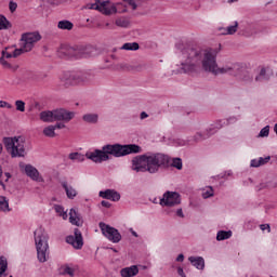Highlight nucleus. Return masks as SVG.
Returning <instances> with one entry per match:
<instances>
[{
    "label": "nucleus",
    "instance_id": "nucleus-38",
    "mask_svg": "<svg viewBox=\"0 0 277 277\" xmlns=\"http://www.w3.org/2000/svg\"><path fill=\"white\" fill-rule=\"evenodd\" d=\"M10 53H12V57H18L19 55H23V53H27L25 51V47L22 45V48L19 49H15L14 51H9Z\"/></svg>",
    "mask_w": 277,
    "mask_h": 277
},
{
    "label": "nucleus",
    "instance_id": "nucleus-62",
    "mask_svg": "<svg viewBox=\"0 0 277 277\" xmlns=\"http://www.w3.org/2000/svg\"><path fill=\"white\" fill-rule=\"evenodd\" d=\"M274 132H275L276 135H277V122H276L275 126H274Z\"/></svg>",
    "mask_w": 277,
    "mask_h": 277
},
{
    "label": "nucleus",
    "instance_id": "nucleus-34",
    "mask_svg": "<svg viewBox=\"0 0 277 277\" xmlns=\"http://www.w3.org/2000/svg\"><path fill=\"white\" fill-rule=\"evenodd\" d=\"M0 211H10V203L4 196H0Z\"/></svg>",
    "mask_w": 277,
    "mask_h": 277
},
{
    "label": "nucleus",
    "instance_id": "nucleus-35",
    "mask_svg": "<svg viewBox=\"0 0 277 277\" xmlns=\"http://www.w3.org/2000/svg\"><path fill=\"white\" fill-rule=\"evenodd\" d=\"M43 135L45 137H55V128L53 126H48L43 129Z\"/></svg>",
    "mask_w": 277,
    "mask_h": 277
},
{
    "label": "nucleus",
    "instance_id": "nucleus-9",
    "mask_svg": "<svg viewBox=\"0 0 277 277\" xmlns=\"http://www.w3.org/2000/svg\"><path fill=\"white\" fill-rule=\"evenodd\" d=\"M21 40V44L24 47V50L29 52L34 47H36V42H40V40H42V36H40V32H25L22 35Z\"/></svg>",
    "mask_w": 277,
    "mask_h": 277
},
{
    "label": "nucleus",
    "instance_id": "nucleus-63",
    "mask_svg": "<svg viewBox=\"0 0 277 277\" xmlns=\"http://www.w3.org/2000/svg\"><path fill=\"white\" fill-rule=\"evenodd\" d=\"M238 0H228V3H236Z\"/></svg>",
    "mask_w": 277,
    "mask_h": 277
},
{
    "label": "nucleus",
    "instance_id": "nucleus-20",
    "mask_svg": "<svg viewBox=\"0 0 277 277\" xmlns=\"http://www.w3.org/2000/svg\"><path fill=\"white\" fill-rule=\"evenodd\" d=\"M66 83L70 84V85H79L81 83H84L83 82V71L71 74L69 76V80Z\"/></svg>",
    "mask_w": 277,
    "mask_h": 277
},
{
    "label": "nucleus",
    "instance_id": "nucleus-33",
    "mask_svg": "<svg viewBox=\"0 0 277 277\" xmlns=\"http://www.w3.org/2000/svg\"><path fill=\"white\" fill-rule=\"evenodd\" d=\"M8 272V259L5 256H0V277Z\"/></svg>",
    "mask_w": 277,
    "mask_h": 277
},
{
    "label": "nucleus",
    "instance_id": "nucleus-13",
    "mask_svg": "<svg viewBox=\"0 0 277 277\" xmlns=\"http://www.w3.org/2000/svg\"><path fill=\"white\" fill-rule=\"evenodd\" d=\"M56 122H70L75 118V111H69L65 108L55 109Z\"/></svg>",
    "mask_w": 277,
    "mask_h": 277
},
{
    "label": "nucleus",
    "instance_id": "nucleus-28",
    "mask_svg": "<svg viewBox=\"0 0 277 277\" xmlns=\"http://www.w3.org/2000/svg\"><path fill=\"white\" fill-rule=\"evenodd\" d=\"M55 213L60 215L63 220H68V211L64 210V208L61 205H54L53 207Z\"/></svg>",
    "mask_w": 277,
    "mask_h": 277
},
{
    "label": "nucleus",
    "instance_id": "nucleus-7",
    "mask_svg": "<svg viewBox=\"0 0 277 277\" xmlns=\"http://www.w3.org/2000/svg\"><path fill=\"white\" fill-rule=\"evenodd\" d=\"M87 10H97L105 16H111V14H116L118 12V8L116 4L109 5V0H95V3L87 4Z\"/></svg>",
    "mask_w": 277,
    "mask_h": 277
},
{
    "label": "nucleus",
    "instance_id": "nucleus-25",
    "mask_svg": "<svg viewBox=\"0 0 277 277\" xmlns=\"http://www.w3.org/2000/svg\"><path fill=\"white\" fill-rule=\"evenodd\" d=\"M233 237L232 230H220L216 234V241H225V239H230Z\"/></svg>",
    "mask_w": 277,
    "mask_h": 277
},
{
    "label": "nucleus",
    "instance_id": "nucleus-21",
    "mask_svg": "<svg viewBox=\"0 0 277 277\" xmlns=\"http://www.w3.org/2000/svg\"><path fill=\"white\" fill-rule=\"evenodd\" d=\"M82 120L87 124H98L100 116L97 113H87L82 116Z\"/></svg>",
    "mask_w": 277,
    "mask_h": 277
},
{
    "label": "nucleus",
    "instance_id": "nucleus-45",
    "mask_svg": "<svg viewBox=\"0 0 277 277\" xmlns=\"http://www.w3.org/2000/svg\"><path fill=\"white\" fill-rule=\"evenodd\" d=\"M272 159V157L271 156H266V157H260V158H258V161H259V163L258 164H260V166H265V163H269V160Z\"/></svg>",
    "mask_w": 277,
    "mask_h": 277
},
{
    "label": "nucleus",
    "instance_id": "nucleus-5",
    "mask_svg": "<svg viewBox=\"0 0 277 277\" xmlns=\"http://www.w3.org/2000/svg\"><path fill=\"white\" fill-rule=\"evenodd\" d=\"M64 53L67 55V57L83 60L88 57H94L96 54V48L92 45H75L66 48Z\"/></svg>",
    "mask_w": 277,
    "mask_h": 277
},
{
    "label": "nucleus",
    "instance_id": "nucleus-10",
    "mask_svg": "<svg viewBox=\"0 0 277 277\" xmlns=\"http://www.w3.org/2000/svg\"><path fill=\"white\" fill-rule=\"evenodd\" d=\"M159 205L161 207H176L181 205V194L167 190L160 199Z\"/></svg>",
    "mask_w": 277,
    "mask_h": 277
},
{
    "label": "nucleus",
    "instance_id": "nucleus-53",
    "mask_svg": "<svg viewBox=\"0 0 277 277\" xmlns=\"http://www.w3.org/2000/svg\"><path fill=\"white\" fill-rule=\"evenodd\" d=\"M176 216L177 217H185V214L183 213V209L180 208V209L176 210Z\"/></svg>",
    "mask_w": 277,
    "mask_h": 277
},
{
    "label": "nucleus",
    "instance_id": "nucleus-41",
    "mask_svg": "<svg viewBox=\"0 0 277 277\" xmlns=\"http://www.w3.org/2000/svg\"><path fill=\"white\" fill-rule=\"evenodd\" d=\"M82 79L84 83H88V81H92V79H94V76L90 71H82Z\"/></svg>",
    "mask_w": 277,
    "mask_h": 277
},
{
    "label": "nucleus",
    "instance_id": "nucleus-14",
    "mask_svg": "<svg viewBox=\"0 0 277 277\" xmlns=\"http://www.w3.org/2000/svg\"><path fill=\"white\" fill-rule=\"evenodd\" d=\"M100 198L104 200H111V202H118L120 200V193L116 189H105L98 193Z\"/></svg>",
    "mask_w": 277,
    "mask_h": 277
},
{
    "label": "nucleus",
    "instance_id": "nucleus-36",
    "mask_svg": "<svg viewBox=\"0 0 277 277\" xmlns=\"http://www.w3.org/2000/svg\"><path fill=\"white\" fill-rule=\"evenodd\" d=\"M203 140H209V136H207V132L202 133V132H197L194 136H193V142H203Z\"/></svg>",
    "mask_w": 277,
    "mask_h": 277
},
{
    "label": "nucleus",
    "instance_id": "nucleus-44",
    "mask_svg": "<svg viewBox=\"0 0 277 277\" xmlns=\"http://www.w3.org/2000/svg\"><path fill=\"white\" fill-rule=\"evenodd\" d=\"M216 129L214 128L213 123L206 130L207 137H211V135H215Z\"/></svg>",
    "mask_w": 277,
    "mask_h": 277
},
{
    "label": "nucleus",
    "instance_id": "nucleus-59",
    "mask_svg": "<svg viewBox=\"0 0 277 277\" xmlns=\"http://www.w3.org/2000/svg\"><path fill=\"white\" fill-rule=\"evenodd\" d=\"M0 107H5V106H8V102H5V101H0Z\"/></svg>",
    "mask_w": 277,
    "mask_h": 277
},
{
    "label": "nucleus",
    "instance_id": "nucleus-24",
    "mask_svg": "<svg viewBox=\"0 0 277 277\" xmlns=\"http://www.w3.org/2000/svg\"><path fill=\"white\" fill-rule=\"evenodd\" d=\"M58 29L70 31L72 30V27H75V24L68 19L60 21L57 24Z\"/></svg>",
    "mask_w": 277,
    "mask_h": 277
},
{
    "label": "nucleus",
    "instance_id": "nucleus-43",
    "mask_svg": "<svg viewBox=\"0 0 277 277\" xmlns=\"http://www.w3.org/2000/svg\"><path fill=\"white\" fill-rule=\"evenodd\" d=\"M15 107L17 111H25V103L22 100L15 102Z\"/></svg>",
    "mask_w": 277,
    "mask_h": 277
},
{
    "label": "nucleus",
    "instance_id": "nucleus-54",
    "mask_svg": "<svg viewBox=\"0 0 277 277\" xmlns=\"http://www.w3.org/2000/svg\"><path fill=\"white\" fill-rule=\"evenodd\" d=\"M176 261L177 263H183V261H185V255H183V253L179 254Z\"/></svg>",
    "mask_w": 277,
    "mask_h": 277
},
{
    "label": "nucleus",
    "instance_id": "nucleus-40",
    "mask_svg": "<svg viewBox=\"0 0 277 277\" xmlns=\"http://www.w3.org/2000/svg\"><path fill=\"white\" fill-rule=\"evenodd\" d=\"M214 126V129H216V131H220V129H223V127H226V121H224V119L221 120H216L212 123Z\"/></svg>",
    "mask_w": 277,
    "mask_h": 277
},
{
    "label": "nucleus",
    "instance_id": "nucleus-29",
    "mask_svg": "<svg viewBox=\"0 0 277 277\" xmlns=\"http://www.w3.org/2000/svg\"><path fill=\"white\" fill-rule=\"evenodd\" d=\"M115 25H117V27H122V28H127L129 27V25H131V21L128 17H118L115 21Z\"/></svg>",
    "mask_w": 277,
    "mask_h": 277
},
{
    "label": "nucleus",
    "instance_id": "nucleus-3",
    "mask_svg": "<svg viewBox=\"0 0 277 277\" xmlns=\"http://www.w3.org/2000/svg\"><path fill=\"white\" fill-rule=\"evenodd\" d=\"M170 156L166 154L148 151L132 159V170L157 174L160 168H170Z\"/></svg>",
    "mask_w": 277,
    "mask_h": 277
},
{
    "label": "nucleus",
    "instance_id": "nucleus-1",
    "mask_svg": "<svg viewBox=\"0 0 277 277\" xmlns=\"http://www.w3.org/2000/svg\"><path fill=\"white\" fill-rule=\"evenodd\" d=\"M179 64H176L177 75H200L202 70L210 72L214 77L220 75H229L236 77L242 83H252L254 77L246 65L241 63L226 62L222 66L217 65V53L222 50V44L217 49L202 50L192 45H185L181 42L175 44Z\"/></svg>",
    "mask_w": 277,
    "mask_h": 277
},
{
    "label": "nucleus",
    "instance_id": "nucleus-11",
    "mask_svg": "<svg viewBox=\"0 0 277 277\" xmlns=\"http://www.w3.org/2000/svg\"><path fill=\"white\" fill-rule=\"evenodd\" d=\"M272 77H274V69L269 66H260L258 68V74L254 77V81L255 83H265L272 81Z\"/></svg>",
    "mask_w": 277,
    "mask_h": 277
},
{
    "label": "nucleus",
    "instance_id": "nucleus-48",
    "mask_svg": "<svg viewBox=\"0 0 277 277\" xmlns=\"http://www.w3.org/2000/svg\"><path fill=\"white\" fill-rule=\"evenodd\" d=\"M16 8H18V4H16V2H14V1H10V3H9L10 12H12V13L16 12Z\"/></svg>",
    "mask_w": 277,
    "mask_h": 277
},
{
    "label": "nucleus",
    "instance_id": "nucleus-30",
    "mask_svg": "<svg viewBox=\"0 0 277 277\" xmlns=\"http://www.w3.org/2000/svg\"><path fill=\"white\" fill-rule=\"evenodd\" d=\"M239 29V22H233L232 25L226 27L225 34H228L229 36H235L236 31Z\"/></svg>",
    "mask_w": 277,
    "mask_h": 277
},
{
    "label": "nucleus",
    "instance_id": "nucleus-50",
    "mask_svg": "<svg viewBox=\"0 0 277 277\" xmlns=\"http://www.w3.org/2000/svg\"><path fill=\"white\" fill-rule=\"evenodd\" d=\"M250 166L251 168H261V164H259V159H252Z\"/></svg>",
    "mask_w": 277,
    "mask_h": 277
},
{
    "label": "nucleus",
    "instance_id": "nucleus-46",
    "mask_svg": "<svg viewBox=\"0 0 277 277\" xmlns=\"http://www.w3.org/2000/svg\"><path fill=\"white\" fill-rule=\"evenodd\" d=\"M211 197H213V187L210 186L208 190L202 193V198L207 199Z\"/></svg>",
    "mask_w": 277,
    "mask_h": 277
},
{
    "label": "nucleus",
    "instance_id": "nucleus-16",
    "mask_svg": "<svg viewBox=\"0 0 277 277\" xmlns=\"http://www.w3.org/2000/svg\"><path fill=\"white\" fill-rule=\"evenodd\" d=\"M69 222L74 226H83V219L81 217V214H79L75 209H70L69 211Z\"/></svg>",
    "mask_w": 277,
    "mask_h": 277
},
{
    "label": "nucleus",
    "instance_id": "nucleus-51",
    "mask_svg": "<svg viewBox=\"0 0 277 277\" xmlns=\"http://www.w3.org/2000/svg\"><path fill=\"white\" fill-rule=\"evenodd\" d=\"M101 205H102V207H105V209H110L111 208V203L109 201L103 200L101 202Z\"/></svg>",
    "mask_w": 277,
    "mask_h": 277
},
{
    "label": "nucleus",
    "instance_id": "nucleus-22",
    "mask_svg": "<svg viewBox=\"0 0 277 277\" xmlns=\"http://www.w3.org/2000/svg\"><path fill=\"white\" fill-rule=\"evenodd\" d=\"M25 173L27 174V176H29V179H31L32 181H38L39 176H40V172L38 171V169H36V167L31 166V164H26L25 166Z\"/></svg>",
    "mask_w": 277,
    "mask_h": 277
},
{
    "label": "nucleus",
    "instance_id": "nucleus-42",
    "mask_svg": "<svg viewBox=\"0 0 277 277\" xmlns=\"http://www.w3.org/2000/svg\"><path fill=\"white\" fill-rule=\"evenodd\" d=\"M259 137H269V126H265L259 133Z\"/></svg>",
    "mask_w": 277,
    "mask_h": 277
},
{
    "label": "nucleus",
    "instance_id": "nucleus-37",
    "mask_svg": "<svg viewBox=\"0 0 277 277\" xmlns=\"http://www.w3.org/2000/svg\"><path fill=\"white\" fill-rule=\"evenodd\" d=\"M172 168H176V170H183V160L181 158H173Z\"/></svg>",
    "mask_w": 277,
    "mask_h": 277
},
{
    "label": "nucleus",
    "instance_id": "nucleus-55",
    "mask_svg": "<svg viewBox=\"0 0 277 277\" xmlns=\"http://www.w3.org/2000/svg\"><path fill=\"white\" fill-rule=\"evenodd\" d=\"M177 274H179V276L186 277L185 272L183 271V267L177 268Z\"/></svg>",
    "mask_w": 277,
    "mask_h": 277
},
{
    "label": "nucleus",
    "instance_id": "nucleus-18",
    "mask_svg": "<svg viewBox=\"0 0 277 277\" xmlns=\"http://www.w3.org/2000/svg\"><path fill=\"white\" fill-rule=\"evenodd\" d=\"M63 189L65 190V194L69 200H75L77 198V189L75 187L68 185V182L64 181L61 183Z\"/></svg>",
    "mask_w": 277,
    "mask_h": 277
},
{
    "label": "nucleus",
    "instance_id": "nucleus-58",
    "mask_svg": "<svg viewBox=\"0 0 277 277\" xmlns=\"http://www.w3.org/2000/svg\"><path fill=\"white\" fill-rule=\"evenodd\" d=\"M219 30L221 31V36H229L228 34H226V27L220 28Z\"/></svg>",
    "mask_w": 277,
    "mask_h": 277
},
{
    "label": "nucleus",
    "instance_id": "nucleus-19",
    "mask_svg": "<svg viewBox=\"0 0 277 277\" xmlns=\"http://www.w3.org/2000/svg\"><path fill=\"white\" fill-rule=\"evenodd\" d=\"M39 118L42 122H56L55 109L41 111Z\"/></svg>",
    "mask_w": 277,
    "mask_h": 277
},
{
    "label": "nucleus",
    "instance_id": "nucleus-60",
    "mask_svg": "<svg viewBox=\"0 0 277 277\" xmlns=\"http://www.w3.org/2000/svg\"><path fill=\"white\" fill-rule=\"evenodd\" d=\"M4 175L6 176V180L5 181H8V180H10L11 177H12V175L10 174V173H4Z\"/></svg>",
    "mask_w": 277,
    "mask_h": 277
},
{
    "label": "nucleus",
    "instance_id": "nucleus-27",
    "mask_svg": "<svg viewBox=\"0 0 277 277\" xmlns=\"http://www.w3.org/2000/svg\"><path fill=\"white\" fill-rule=\"evenodd\" d=\"M120 49L121 51H140V43L127 42Z\"/></svg>",
    "mask_w": 277,
    "mask_h": 277
},
{
    "label": "nucleus",
    "instance_id": "nucleus-12",
    "mask_svg": "<svg viewBox=\"0 0 277 277\" xmlns=\"http://www.w3.org/2000/svg\"><path fill=\"white\" fill-rule=\"evenodd\" d=\"M66 242L72 246L75 250H81L83 248V235L79 228L74 229V235L66 237Z\"/></svg>",
    "mask_w": 277,
    "mask_h": 277
},
{
    "label": "nucleus",
    "instance_id": "nucleus-61",
    "mask_svg": "<svg viewBox=\"0 0 277 277\" xmlns=\"http://www.w3.org/2000/svg\"><path fill=\"white\" fill-rule=\"evenodd\" d=\"M131 233H132L133 237H138V235L135 230L131 229Z\"/></svg>",
    "mask_w": 277,
    "mask_h": 277
},
{
    "label": "nucleus",
    "instance_id": "nucleus-17",
    "mask_svg": "<svg viewBox=\"0 0 277 277\" xmlns=\"http://www.w3.org/2000/svg\"><path fill=\"white\" fill-rule=\"evenodd\" d=\"M138 274H140V268L137 267V265L128 266L120 271L121 277H135Z\"/></svg>",
    "mask_w": 277,
    "mask_h": 277
},
{
    "label": "nucleus",
    "instance_id": "nucleus-32",
    "mask_svg": "<svg viewBox=\"0 0 277 277\" xmlns=\"http://www.w3.org/2000/svg\"><path fill=\"white\" fill-rule=\"evenodd\" d=\"M10 27H12L10 21H8L4 15H0V31H2L3 29H10Z\"/></svg>",
    "mask_w": 277,
    "mask_h": 277
},
{
    "label": "nucleus",
    "instance_id": "nucleus-39",
    "mask_svg": "<svg viewBox=\"0 0 277 277\" xmlns=\"http://www.w3.org/2000/svg\"><path fill=\"white\" fill-rule=\"evenodd\" d=\"M63 275L64 276H75V268L70 267V266H65L63 267Z\"/></svg>",
    "mask_w": 277,
    "mask_h": 277
},
{
    "label": "nucleus",
    "instance_id": "nucleus-47",
    "mask_svg": "<svg viewBox=\"0 0 277 277\" xmlns=\"http://www.w3.org/2000/svg\"><path fill=\"white\" fill-rule=\"evenodd\" d=\"M237 120V117H229L227 119H223V122H225V127H228V124H235Z\"/></svg>",
    "mask_w": 277,
    "mask_h": 277
},
{
    "label": "nucleus",
    "instance_id": "nucleus-31",
    "mask_svg": "<svg viewBox=\"0 0 277 277\" xmlns=\"http://www.w3.org/2000/svg\"><path fill=\"white\" fill-rule=\"evenodd\" d=\"M69 159L71 161H78V163H82V161H85V156L79 153H71L69 154Z\"/></svg>",
    "mask_w": 277,
    "mask_h": 277
},
{
    "label": "nucleus",
    "instance_id": "nucleus-8",
    "mask_svg": "<svg viewBox=\"0 0 277 277\" xmlns=\"http://www.w3.org/2000/svg\"><path fill=\"white\" fill-rule=\"evenodd\" d=\"M98 226L102 230V234L104 237H106V239H108V241H111V243H120L122 240V235H120V232H118L116 227H111L110 225L103 222H100Z\"/></svg>",
    "mask_w": 277,
    "mask_h": 277
},
{
    "label": "nucleus",
    "instance_id": "nucleus-26",
    "mask_svg": "<svg viewBox=\"0 0 277 277\" xmlns=\"http://www.w3.org/2000/svg\"><path fill=\"white\" fill-rule=\"evenodd\" d=\"M124 3H128L132 10H136L137 8H142L144 3L148 0H122Z\"/></svg>",
    "mask_w": 277,
    "mask_h": 277
},
{
    "label": "nucleus",
    "instance_id": "nucleus-56",
    "mask_svg": "<svg viewBox=\"0 0 277 277\" xmlns=\"http://www.w3.org/2000/svg\"><path fill=\"white\" fill-rule=\"evenodd\" d=\"M226 176H233V171H227L223 175H221V179H226Z\"/></svg>",
    "mask_w": 277,
    "mask_h": 277
},
{
    "label": "nucleus",
    "instance_id": "nucleus-49",
    "mask_svg": "<svg viewBox=\"0 0 277 277\" xmlns=\"http://www.w3.org/2000/svg\"><path fill=\"white\" fill-rule=\"evenodd\" d=\"M261 230H267V233H272V227L269 224H261L260 225Z\"/></svg>",
    "mask_w": 277,
    "mask_h": 277
},
{
    "label": "nucleus",
    "instance_id": "nucleus-2",
    "mask_svg": "<svg viewBox=\"0 0 277 277\" xmlns=\"http://www.w3.org/2000/svg\"><path fill=\"white\" fill-rule=\"evenodd\" d=\"M140 153H142V147L140 145H122L120 143H115L106 144L102 147V149L87 151L85 157L87 159H90V161H93V163H103V161H109L110 157L118 159L120 157H127V155H137Z\"/></svg>",
    "mask_w": 277,
    "mask_h": 277
},
{
    "label": "nucleus",
    "instance_id": "nucleus-57",
    "mask_svg": "<svg viewBox=\"0 0 277 277\" xmlns=\"http://www.w3.org/2000/svg\"><path fill=\"white\" fill-rule=\"evenodd\" d=\"M140 118H141V120H146V118H148L147 113L146 111H142Z\"/></svg>",
    "mask_w": 277,
    "mask_h": 277
},
{
    "label": "nucleus",
    "instance_id": "nucleus-64",
    "mask_svg": "<svg viewBox=\"0 0 277 277\" xmlns=\"http://www.w3.org/2000/svg\"><path fill=\"white\" fill-rule=\"evenodd\" d=\"M153 202H154V205H157V198H155V199L153 200Z\"/></svg>",
    "mask_w": 277,
    "mask_h": 277
},
{
    "label": "nucleus",
    "instance_id": "nucleus-15",
    "mask_svg": "<svg viewBox=\"0 0 277 277\" xmlns=\"http://www.w3.org/2000/svg\"><path fill=\"white\" fill-rule=\"evenodd\" d=\"M8 60H12V52H10V48H5V50L2 51L0 64L3 66V68L12 70V64H10Z\"/></svg>",
    "mask_w": 277,
    "mask_h": 277
},
{
    "label": "nucleus",
    "instance_id": "nucleus-4",
    "mask_svg": "<svg viewBox=\"0 0 277 277\" xmlns=\"http://www.w3.org/2000/svg\"><path fill=\"white\" fill-rule=\"evenodd\" d=\"M35 246L37 250V259L39 263H47L49 261V234L44 228L39 227L35 230Z\"/></svg>",
    "mask_w": 277,
    "mask_h": 277
},
{
    "label": "nucleus",
    "instance_id": "nucleus-52",
    "mask_svg": "<svg viewBox=\"0 0 277 277\" xmlns=\"http://www.w3.org/2000/svg\"><path fill=\"white\" fill-rule=\"evenodd\" d=\"M53 128H54V131L56 129H66V124H64V123H56V124L53 126Z\"/></svg>",
    "mask_w": 277,
    "mask_h": 277
},
{
    "label": "nucleus",
    "instance_id": "nucleus-6",
    "mask_svg": "<svg viewBox=\"0 0 277 277\" xmlns=\"http://www.w3.org/2000/svg\"><path fill=\"white\" fill-rule=\"evenodd\" d=\"M4 145L12 157H25V140L22 136L5 137Z\"/></svg>",
    "mask_w": 277,
    "mask_h": 277
},
{
    "label": "nucleus",
    "instance_id": "nucleus-23",
    "mask_svg": "<svg viewBox=\"0 0 277 277\" xmlns=\"http://www.w3.org/2000/svg\"><path fill=\"white\" fill-rule=\"evenodd\" d=\"M188 261L196 269H205V258L202 256H189Z\"/></svg>",
    "mask_w": 277,
    "mask_h": 277
}]
</instances>
